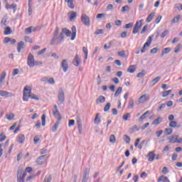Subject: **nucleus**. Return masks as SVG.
I'll return each instance as SVG.
<instances>
[{
  "label": "nucleus",
  "instance_id": "61",
  "mask_svg": "<svg viewBox=\"0 0 182 182\" xmlns=\"http://www.w3.org/2000/svg\"><path fill=\"white\" fill-rule=\"evenodd\" d=\"M133 26V23H129L125 25L124 28L125 29H130Z\"/></svg>",
  "mask_w": 182,
  "mask_h": 182
},
{
  "label": "nucleus",
  "instance_id": "40",
  "mask_svg": "<svg viewBox=\"0 0 182 182\" xmlns=\"http://www.w3.org/2000/svg\"><path fill=\"white\" fill-rule=\"evenodd\" d=\"M134 106V101L133 100V99H130L129 101L128 108L133 109Z\"/></svg>",
  "mask_w": 182,
  "mask_h": 182
},
{
  "label": "nucleus",
  "instance_id": "59",
  "mask_svg": "<svg viewBox=\"0 0 182 182\" xmlns=\"http://www.w3.org/2000/svg\"><path fill=\"white\" fill-rule=\"evenodd\" d=\"M103 29H98L96 30V31L95 32V35H100V34H103Z\"/></svg>",
  "mask_w": 182,
  "mask_h": 182
},
{
  "label": "nucleus",
  "instance_id": "27",
  "mask_svg": "<svg viewBox=\"0 0 182 182\" xmlns=\"http://www.w3.org/2000/svg\"><path fill=\"white\" fill-rule=\"evenodd\" d=\"M100 115V114H99V113L96 114L95 118L94 119L95 124H100L102 120L100 119V118H99Z\"/></svg>",
  "mask_w": 182,
  "mask_h": 182
},
{
  "label": "nucleus",
  "instance_id": "64",
  "mask_svg": "<svg viewBox=\"0 0 182 182\" xmlns=\"http://www.w3.org/2000/svg\"><path fill=\"white\" fill-rule=\"evenodd\" d=\"M68 126H69V127H70L72 126H75V119L69 120Z\"/></svg>",
  "mask_w": 182,
  "mask_h": 182
},
{
  "label": "nucleus",
  "instance_id": "7",
  "mask_svg": "<svg viewBox=\"0 0 182 182\" xmlns=\"http://www.w3.org/2000/svg\"><path fill=\"white\" fill-rule=\"evenodd\" d=\"M81 21L85 26H90V18L86 14L81 16Z\"/></svg>",
  "mask_w": 182,
  "mask_h": 182
},
{
  "label": "nucleus",
  "instance_id": "34",
  "mask_svg": "<svg viewBox=\"0 0 182 182\" xmlns=\"http://www.w3.org/2000/svg\"><path fill=\"white\" fill-rule=\"evenodd\" d=\"M181 18V16L180 15L176 16V17H174L171 22L172 23H177V22H178V21H180V18Z\"/></svg>",
  "mask_w": 182,
  "mask_h": 182
},
{
  "label": "nucleus",
  "instance_id": "58",
  "mask_svg": "<svg viewBox=\"0 0 182 182\" xmlns=\"http://www.w3.org/2000/svg\"><path fill=\"white\" fill-rule=\"evenodd\" d=\"M23 171V169L22 168H18V170L17 171V177H19V176H22Z\"/></svg>",
  "mask_w": 182,
  "mask_h": 182
},
{
  "label": "nucleus",
  "instance_id": "41",
  "mask_svg": "<svg viewBox=\"0 0 182 182\" xmlns=\"http://www.w3.org/2000/svg\"><path fill=\"white\" fill-rule=\"evenodd\" d=\"M109 141H110V143H112V144L116 143V136H114V134H111L110 135Z\"/></svg>",
  "mask_w": 182,
  "mask_h": 182
},
{
  "label": "nucleus",
  "instance_id": "8",
  "mask_svg": "<svg viewBox=\"0 0 182 182\" xmlns=\"http://www.w3.org/2000/svg\"><path fill=\"white\" fill-rule=\"evenodd\" d=\"M61 68H63V72L66 73L69 70V63L68 60L64 59L61 62Z\"/></svg>",
  "mask_w": 182,
  "mask_h": 182
},
{
  "label": "nucleus",
  "instance_id": "42",
  "mask_svg": "<svg viewBox=\"0 0 182 182\" xmlns=\"http://www.w3.org/2000/svg\"><path fill=\"white\" fill-rule=\"evenodd\" d=\"M6 116L7 120H14L15 117V114L14 113H11L10 114H7Z\"/></svg>",
  "mask_w": 182,
  "mask_h": 182
},
{
  "label": "nucleus",
  "instance_id": "12",
  "mask_svg": "<svg viewBox=\"0 0 182 182\" xmlns=\"http://www.w3.org/2000/svg\"><path fill=\"white\" fill-rule=\"evenodd\" d=\"M148 161H153L156 158V154H154V151L149 152L147 154Z\"/></svg>",
  "mask_w": 182,
  "mask_h": 182
},
{
  "label": "nucleus",
  "instance_id": "14",
  "mask_svg": "<svg viewBox=\"0 0 182 182\" xmlns=\"http://www.w3.org/2000/svg\"><path fill=\"white\" fill-rule=\"evenodd\" d=\"M18 143H20V144H23V142L25 141V135L24 134H18L16 139Z\"/></svg>",
  "mask_w": 182,
  "mask_h": 182
},
{
  "label": "nucleus",
  "instance_id": "31",
  "mask_svg": "<svg viewBox=\"0 0 182 182\" xmlns=\"http://www.w3.org/2000/svg\"><path fill=\"white\" fill-rule=\"evenodd\" d=\"M127 72L134 73V72H136V65H130L127 69Z\"/></svg>",
  "mask_w": 182,
  "mask_h": 182
},
{
  "label": "nucleus",
  "instance_id": "3",
  "mask_svg": "<svg viewBox=\"0 0 182 182\" xmlns=\"http://www.w3.org/2000/svg\"><path fill=\"white\" fill-rule=\"evenodd\" d=\"M58 99L59 105L65 103V91H63V88H60L58 90Z\"/></svg>",
  "mask_w": 182,
  "mask_h": 182
},
{
  "label": "nucleus",
  "instance_id": "6",
  "mask_svg": "<svg viewBox=\"0 0 182 182\" xmlns=\"http://www.w3.org/2000/svg\"><path fill=\"white\" fill-rule=\"evenodd\" d=\"M53 114L58 122H60L62 120V116L60 115V113L59 112V109H58V105H55L53 109Z\"/></svg>",
  "mask_w": 182,
  "mask_h": 182
},
{
  "label": "nucleus",
  "instance_id": "17",
  "mask_svg": "<svg viewBox=\"0 0 182 182\" xmlns=\"http://www.w3.org/2000/svg\"><path fill=\"white\" fill-rule=\"evenodd\" d=\"M45 157H46V155L39 156V158L36 161V163L38 164L39 166H42V164L45 163Z\"/></svg>",
  "mask_w": 182,
  "mask_h": 182
},
{
  "label": "nucleus",
  "instance_id": "1",
  "mask_svg": "<svg viewBox=\"0 0 182 182\" xmlns=\"http://www.w3.org/2000/svg\"><path fill=\"white\" fill-rule=\"evenodd\" d=\"M59 27L55 28V30L53 33V37L51 40L50 45H55V42L57 41V45H60L62 42H63V33L66 35V36L69 37L72 35V32L69 31L68 28H62V32L59 35ZM58 35H59L58 38Z\"/></svg>",
  "mask_w": 182,
  "mask_h": 182
},
{
  "label": "nucleus",
  "instance_id": "9",
  "mask_svg": "<svg viewBox=\"0 0 182 182\" xmlns=\"http://www.w3.org/2000/svg\"><path fill=\"white\" fill-rule=\"evenodd\" d=\"M149 99L150 95L144 94L139 97V104L144 103L145 102H147V100H149Z\"/></svg>",
  "mask_w": 182,
  "mask_h": 182
},
{
  "label": "nucleus",
  "instance_id": "36",
  "mask_svg": "<svg viewBox=\"0 0 182 182\" xmlns=\"http://www.w3.org/2000/svg\"><path fill=\"white\" fill-rule=\"evenodd\" d=\"M82 52L85 54V59H87V54L89 53V51L87 50V48L82 47Z\"/></svg>",
  "mask_w": 182,
  "mask_h": 182
},
{
  "label": "nucleus",
  "instance_id": "54",
  "mask_svg": "<svg viewBox=\"0 0 182 182\" xmlns=\"http://www.w3.org/2000/svg\"><path fill=\"white\" fill-rule=\"evenodd\" d=\"M18 182H25V178L22 176V175L17 176Z\"/></svg>",
  "mask_w": 182,
  "mask_h": 182
},
{
  "label": "nucleus",
  "instance_id": "13",
  "mask_svg": "<svg viewBox=\"0 0 182 182\" xmlns=\"http://www.w3.org/2000/svg\"><path fill=\"white\" fill-rule=\"evenodd\" d=\"M73 65L74 66H79L80 65V60L79 59V55L76 54L75 58L73 60Z\"/></svg>",
  "mask_w": 182,
  "mask_h": 182
},
{
  "label": "nucleus",
  "instance_id": "53",
  "mask_svg": "<svg viewBox=\"0 0 182 182\" xmlns=\"http://www.w3.org/2000/svg\"><path fill=\"white\" fill-rule=\"evenodd\" d=\"M26 35H28L29 33H32V27H28L25 29Z\"/></svg>",
  "mask_w": 182,
  "mask_h": 182
},
{
  "label": "nucleus",
  "instance_id": "5",
  "mask_svg": "<svg viewBox=\"0 0 182 182\" xmlns=\"http://www.w3.org/2000/svg\"><path fill=\"white\" fill-rule=\"evenodd\" d=\"M143 22H144V20H143V19L137 21L136 22L135 26L133 29V31H132V33H134V35H136V33H139L140 28H141V26H143Z\"/></svg>",
  "mask_w": 182,
  "mask_h": 182
},
{
  "label": "nucleus",
  "instance_id": "57",
  "mask_svg": "<svg viewBox=\"0 0 182 182\" xmlns=\"http://www.w3.org/2000/svg\"><path fill=\"white\" fill-rule=\"evenodd\" d=\"M6 136L4 135V132L0 134V141H4V140H6Z\"/></svg>",
  "mask_w": 182,
  "mask_h": 182
},
{
  "label": "nucleus",
  "instance_id": "35",
  "mask_svg": "<svg viewBox=\"0 0 182 182\" xmlns=\"http://www.w3.org/2000/svg\"><path fill=\"white\" fill-rule=\"evenodd\" d=\"M165 133H166V136H170V134L173 133V129L171 128L165 129Z\"/></svg>",
  "mask_w": 182,
  "mask_h": 182
},
{
  "label": "nucleus",
  "instance_id": "45",
  "mask_svg": "<svg viewBox=\"0 0 182 182\" xmlns=\"http://www.w3.org/2000/svg\"><path fill=\"white\" fill-rule=\"evenodd\" d=\"M110 106H111L110 102H107L104 107V112H109V110H110Z\"/></svg>",
  "mask_w": 182,
  "mask_h": 182
},
{
  "label": "nucleus",
  "instance_id": "60",
  "mask_svg": "<svg viewBox=\"0 0 182 182\" xmlns=\"http://www.w3.org/2000/svg\"><path fill=\"white\" fill-rule=\"evenodd\" d=\"M164 107H166V104H161V106H159L158 108L157 112H161Z\"/></svg>",
  "mask_w": 182,
  "mask_h": 182
},
{
  "label": "nucleus",
  "instance_id": "46",
  "mask_svg": "<svg viewBox=\"0 0 182 182\" xmlns=\"http://www.w3.org/2000/svg\"><path fill=\"white\" fill-rule=\"evenodd\" d=\"M112 45H113V41H109L107 44L104 46V49H110Z\"/></svg>",
  "mask_w": 182,
  "mask_h": 182
},
{
  "label": "nucleus",
  "instance_id": "44",
  "mask_svg": "<svg viewBox=\"0 0 182 182\" xmlns=\"http://www.w3.org/2000/svg\"><path fill=\"white\" fill-rule=\"evenodd\" d=\"M41 120H42V126H46V115L43 114L41 117Z\"/></svg>",
  "mask_w": 182,
  "mask_h": 182
},
{
  "label": "nucleus",
  "instance_id": "29",
  "mask_svg": "<svg viewBox=\"0 0 182 182\" xmlns=\"http://www.w3.org/2000/svg\"><path fill=\"white\" fill-rule=\"evenodd\" d=\"M156 12H151L146 18V22H151L153 18H154Z\"/></svg>",
  "mask_w": 182,
  "mask_h": 182
},
{
  "label": "nucleus",
  "instance_id": "24",
  "mask_svg": "<svg viewBox=\"0 0 182 182\" xmlns=\"http://www.w3.org/2000/svg\"><path fill=\"white\" fill-rule=\"evenodd\" d=\"M178 139V135H173L170 138L169 143H171V144L176 143Z\"/></svg>",
  "mask_w": 182,
  "mask_h": 182
},
{
  "label": "nucleus",
  "instance_id": "28",
  "mask_svg": "<svg viewBox=\"0 0 182 182\" xmlns=\"http://www.w3.org/2000/svg\"><path fill=\"white\" fill-rule=\"evenodd\" d=\"M5 77H6V73L3 72V73L1 75V77H0V86H2V85H4V81L5 80Z\"/></svg>",
  "mask_w": 182,
  "mask_h": 182
},
{
  "label": "nucleus",
  "instance_id": "25",
  "mask_svg": "<svg viewBox=\"0 0 182 182\" xmlns=\"http://www.w3.org/2000/svg\"><path fill=\"white\" fill-rule=\"evenodd\" d=\"M158 182H170V180L166 176H161L158 178Z\"/></svg>",
  "mask_w": 182,
  "mask_h": 182
},
{
  "label": "nucleus",
  "instance_id": "37",
  "mask_svg": "<svg viewBox=\"0 0 182 182\" xmlns=\"http://www.w3.org/2000/svg\"><path fill=\"white\" fill-rule=\"evenodd\" d=\"M129 11H130V7H129V6L127 5L123 6L122 9H121V12L122 13L129 12Z\"/></svg>",
  "mask_w": 182,
  "mask_h": 182
},
{
  "label": "nucleus",
  "instance_id": "30",
  "mask_svg": "<svg viewBox=\"0 0 182 182\" xmlns=\"http://www.w3.org/2000/svg\"><path fill=\"white\" fill-rule=\"evenodd\" d=\"M3 29H4V35H11L12 33V29L9 26L3 28Z\"/></svg>",
  "mask_w": 182,
  "mask_h": 182
},
{
  "label": "nucleus",
  "instance_id": "63",
  "mask_svg": "<svg viewBox=\"0 0 182 182\" xmlns=\"http://www.w3.org/2000/svg\"><path fill=\"white\" fill-rule=\"evenodd\" d=\"M25 41L26 42H28V43H32V38H31V37L29 36H26L25 37Z\"/></svg>",
  "mask_w": 182,
  "mask_h": 182
},
{
  "label": "nucleus",
  "instance_id": "22",
  "mask_svg": "<svg viewBox=\"0 0 182 182\" xmlns=\"http://www.w3.org/2000/svg\"><path fill=\"white\" fill-rule=\"evenodd\" d=\"M170 52H171V48L168 47L164 48L161 54V58H163L164 55H166V53H170Z\"/></svg>",
  "mask_w": 182,
  "mask_h": 182
},
{
  "label": "nucleus",
  "instance_id": "47",
  "mask_svg": "<svg viewBox=\"0 0 182 182\" xmlns=\"http://www.w3.org/2000/svg\"><path fill=\"white\" fill-rule=\"evenodd\" d=\"M118 56L120 58H126V51L122 50L118 52Z\"/></svg>",
  "mask_w": 182,
  "mask_h": 182
},
{
  "label": "nucleus",
  "instance_id": "23",
  "mask_svg": "<svg viewBox=\"0 0 182 182\" xmlns=\"http://www.w3.org/2000/svg\"><path fill=\"white\" fill-rule=\"evenodd\" d=\"M65 1L67 3L68 8H70V9H73L75 8L73 0H65Z\"/></svg>",
  "mask_w": 182,
  "mask_h": 182
},
{
  "label": "nucleus",
  "instance_id": "55",
  "mask_svg": "<svg viewBox=\"0 0 182 182\" xmlns=\"http://www.w3.org/2000/svg\"><path fill=\"white\" fill-rule=\"evenodd\" d=\"M168 30H165L161 34V38H166V36L168 35Z\"/></svg>",
  "mask_w": 182,
  "mask_h": 182
},
{
  "label": "nucleus",
  "instance_id": "21",
  "mask_svg": "<svg viewBox=\"0 0 182 182\" xmlns=\"http://www.w3.org/2000/svg\"><path fill=\"white\" fill-rule=\"evenodd\" d=\"M72 36L71 41H75V38H76V26H73L71 28Z\"/></svg>",
  "mask_w": 182,
  "mask_h": 182
},
{
  "label": "nucleus",
  "instance_id": "18",
  "mask_svg": "<svg viewBox=\"0 0 182 182\" xmlns=\"http://www.w3.org/2000/svg\"><path fill=\"white\" fill-rule=\"evenodd\" d=\"M24 48L25 43H23V41H20L17 46V51L18 52V53H21V50H22V49H23Z\"/></svg>",
  "mask_w": 182,
  "mask_h": 182
},
{
  "label": "nucleus",
  "instance_id": "33",
  "mask_svg": "<svg viewBox=\"0 0 182 182\" xmlns=\"http://www.w3.org/2000/svg\"><path fill=\"white\" fill-rule=\"evenodd\" d=\"M122 90H123V87H119L116 92L114 93V97H117V96H119L120 94H122Z\"/></svg>",
  "mask_w": 182,
  "mask_h": 182
},
{
  "label": "nucleus",
  "instance_id": "19",
  "mask_svg": "<svg viewBox=\"0 0 182 182\" xmlns=\"http://www.w3.org/2000/svg\"><path fill=\"white\" fill-rule=\"evenodd\" d=\"M77 129L80 134H82V130H83L82 126V119H78L77 120Z\"/></svg>",
  "mask_w": 182,
  "mask_h": 182
},
{
  "label": "nucleus",
  "instance_id": "62",
  "mask_svg": "<svg viewBox=\"0 0 182 182\" xmlns=\"http://www.w3.org/2000/svg\"><path fill=\"white\" fill-rule=\"evenodd\" d=\"M52 181V176H49L48 178H45L43 182H51Z\"/></svg>",
  "mask_w": 182,
  "mask_h": 182
},
{
  "label": "nucleus",
  "instance_id": "10",
  "mask_svg": "<svg viewBox=\"0 0 182 182\" xmlns=\"http://www.w3.org/2000/svg\"><path fill=\"white\" fill-rule=\"evenodd\" d=\"M90 173V169L89 168H86L85 170V173L82 177V182H87V180H89Z\"/></svg>",
  "mask_w": 182,
  "mask_h": 182
},
{
  "label": "nucleus",
  "instance_id": "43",
  "mask_svg": "<svg viewBox=\"0 0 182 182\" xmlns=\"http://www.w3.org/2000/svg\"><path fill=\"white\" fill-rule=\"evenodd\" d=\"M182 48V45L181 44H178L174 49V52L175 53H178V52L180 51V49H181Z\"/></svg>",
  "mask_w": 182,
  "mask_h": 182
},
{
  "label": "nucleus",
  "instance_id": "15",
  "mask_svg": "<svg viewBox=\"0 0 182 182\" xmlns=\"http://www.w3.org/2000/svg\"><path fill=\"white\" fill-rule=\"evenodd\" d=\"M6 22H8V16H4L3 18H2V19H1V28H6V26L8 25L7 23H6Z\"/></svg>",
  "mask_w": 182,
  "mask_h": 182
},
{
  "label": "nucleus",
  "instance_id": "51",
  "mask_svg": "<svg viewBox=\"0 0 182 182\" xmlns=\"http://www.w3.org/2000/svg\"><path fill=\"white\" fill-rule=\"evenodd\" d=\"M160 79H161V77H156L154 80H152L153 85H156V83L160 82Z\"/></svg>",
  "mask_w": 182,
  "mask_h": 182
},
{
  "label": "nucleus",
  "instance_id": "32",
  "mask_svg": "<svg viewBox=\"0 0 182 182\" xmlns=\"http://www.w3.org/2000/svg\"><path fill=\"white\" fill-rule=\"evenodd\" d=\"M59 120H58L53 126L52 127V132L53 133H55V132H56V130H58V127H59Z\"/></svg>",
  "mask_w": 182,
  "mask_h": 182
},
{
  "label": "nucleus",
  "instance_id": "2",
  "mask_svg": "<svg viewBox=\"0 0 182 182\" xmlns=\"http://www.w3.org/2000/svg\"><path fill=\"white\" fill-rule=\"evenodd\" d=\"M31 87L26 86L23 89V102H28L30 99H33L34 100H39V97H38L35 94H32Z\"/></svg>",
  "mask_w": 182,
  "mask_h": 182
},
{
  "label": "nucleus",
  "instance_id": "11",
  "mask_svg": "<svg viewBox=\"0 0 182 182\" xmlns=\"http://www.w3.org/2000/svg\"><path fill=\"white\" fill-rule=\"evenodd\" d=\"M70 21L72 22L74 19H76L77 14L75 11H70L68 14Z\"/></svg>",
  "mask_w": 182,
  "mask_h": 182
},
{
  "label": "nucleus",
  "instance_id": "4",
  "mask_svg": "<svg viewBox=\"0 0 182 182\" xmlns=\"http://www.w3.org/2000/svg\"><path fill=\"white\" fill-rule=\"evenodd\" d=\"M27 64L29 68H33L34 66H38V64H35V58L32 53H29L27 58Z\"/></svg>",
  "mask_w": 182,
  "mask_h": 182
},
{
  "label": "nucleus",
  "instance_id": "39",
  "mask_svg": "<svg viewBox=\"0 0 182 182\" xmlns=\"http://www.w3.org/2000/svg\"><path fill=\"white\" fill-rule=\"evenodd\" d=\"M159 50H160V48L156 47L150 50V53L152 55H156V53H157V52H159Z\"/></svg>",
  "mask_w": 182,
  "mask_h": 182
},
{
  "label": "nucleus",
  "instance_id": "20",
  "mask_svg": "<svg viewBox=\"0 0 182 182\" xmlns=\"http://www.w3.org/2000/svg\"><path fill=\"white\" fill-rule=\"evenodd\" d=\"M161 122H163V118H161V117H159L152 122V124L154 126H158V124H160Z\"/></svg>",
  "mask_w": 182,
  "mask_h": 182
},
{
  "label": "nucleus",
  "instance_id": "52",
  "mask_svg": "<svg viewBox=\"0 0 182 182\" xmlns=\"http://www.w3.org/2000/svg\"><path fill=\"white\" fill-rule=\"evenodd\" d=\"M177 127V122L176 121H171L169 123V127Z\"/></svg>",
  "mask_w": 182,
  "mask_h": 182
},
{
  "label": "nucleus",
  "instance_id": "49",
  "mask_svg": "<svg viewBox=\"0 0 182 182\" xmlns=\"http://www.w3.org/2000/svg\"><path fill=\"white\" fill-rule=\"evenodd\" d=\"M124 141L125 143H127V144H129L130 143V136H127V135H124Z\"/></svg>",
  "mask_w": 182,
  "mask_h": 182
},
{
  "label": "nucleus",
  "instance_id": "16",
  "mask_svg": "<svg viewBox=\"0 0 182 182\" xmlns=\"http://www.w3.org/2000/svg\"><path fill=\"white\" fill-rule=\"evenodd\" d=\"M106 102V97L103 95H100L99 97L95 100L96 105H99V103H105Z\"/></svg>",
  "mask_w": 182,
  "mask_h": 182
},
{
  "label": "nucleus",
  "instance_id": "48",
  "mask_svg": "<svg viewBox=\"0 0 182 182\" xmlns=\"http://www.w3.org/2000/svg\"><path fill=\"white\" fill-rule=\"evenodd\" d=\"M145 75H146V73H145L144 70H143L141 72L139 73L136 75V77H144Z\"/></svg>",
  "mask_w": 182,
  "mask_h": 182
},
{
  "label": "nucleus",
  "instance_id": "50",
  "mask_svg": "<svg viewBox=\"0 0 182 182\" xmlns=\"http://www.w3.org/2000/svg\"><path fill=\"white\" fill-rule=\"evenodd\" d=\"M171 92V90L164 92L162 95V97H167V96H168V95H170Z\"/></svg>",
  "mask_w": 182,
  "mask_h": 182
},
{
  "label": "nucleus",
  "instance_id": "26",
  "mask_svg": "<svg viewBox=\"0 0 182 182\" xmlns=\"http://www.w3.org/2000/svg\"><path fill=\"white\" fill-rule=\"evenodd\" d=\"M11 93L5 90H0V96L2 97H8V96H11Z\"/></svg>",
  "mask_w": 182,
  "mask_h": 182
},
{
  "label": "nucleus",
  "instance_id": "56",
  "mask_svg": "<svg viewBox=\"0 0 182 182\" xmlns=\"http://www.w3.org/2000/svg\"><path fill=\"white\" fill-rule=\"evenodd\" d=\"M40 140H41V138H38V136H36L33 138L34 144H38V143H39Z\"/></svg>",
  "mask_w": 182,
  "mask_h": 182
},
{
  "label": "nucleus",
  "instance_id": "38",
  "mask_svg": "<svg viewBox=\"0 0 182 182\" xmlns=\"http://www.w3.org/2000/svg\"><path fill=\"white\" fill-rule=\"evenodd\" d=\"M6 8H7V9H14V12L15 11H16V4H11V5H6Z\"/></svg>",
  "mask_w": 182,
  "mask_h": 182
}]
</instances>
